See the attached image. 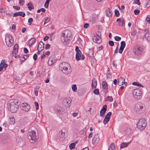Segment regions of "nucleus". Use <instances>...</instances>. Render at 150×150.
<instances>
[{"instance_id":"obj_1","label":"nucleus","mask_w":150,"mask_h":150,"mask_svg":"<svg viewBox=\"0 0 150 150\" xmlns=\"http://www.w3.org/2000/svg\"><path fill=\"white\" fill-rule=\"evenodd\" d=\"M59 68L60 70L65 74H69L71 72L70 70H69L70 69L71 66L67 62H62L59 65Z\"/></svg>"},{"instance_id":"obj_2","label":"nucleus","mask_w":150,"mask_h":150,"mask_svg":"<svg viewBox=\"0 0 150 150\" xmlns=\"http://www.w3.org/2000/svg\"><path fill=\"white\" fill-rule=\"evenodd\" d=\"M133 51L135 55L139 57L143 55L144 52L143 47L139 45L135 46L133 48Z\"/></svg>"},{"instance_id":"obj_3","label":"nucleus","mask_w":150,"mask_h":150,"mask_svg":"<svg viewBox=\"0 0 150 150\" xmlns=\"http://www.w3.org/2000/svg\"><path fill=\"white\" fill-rule=\"evenodd\" d=\"M147 125L146 121L144 118L140 119L137 124V128L140 129H144Z\"/></svg>"},{"instance_id":"obj_4","label":"nucleus","mask_w":150,"mask_h":150,"mask_svg":"<svg viewBox=\"0 0 150 150\" xmlns=\"http://www.w3.org/2000/svg\"><path fill=\"white\" fill-rule=\"evenodd\" d=\"M28 138L29 140L31 141V142L33 143L37 139L36 132L33 130H31L28 132Z\"/></svg>"},{"instance_id":"obj_5","label":"nucleus","mask_w":150,"mask_h":150,"mask_svg":"<svg viewBox=\"0 0 150 150\" xmlns=\"http://www.w3.org/2000/svg\"><path fill=\"white\" fill-rule=\"evenodd\" d=\"M92 39L94 42L98 44L100 43L102 41L100 34L99 32L95 33L92 36Z\"/></svg>"},{"instance_id":"obj_6","label":"nucleus","mask_w":150,"mask_h":150,"mask_svg":"<svg viewBox=\"0 0 150 150\" xmlns=\"http://www.w3.org/2000/svg\"><path fill=\"white\" fill-rule=\"evenodd\" d=\"M143 105L141 103H138L135 105L134 110L138 114L141 113L143 110Z\"/></svg>"},{"instance_id":"obj_7","label":"nucleus","mask_w":150,"mask_h":150,"mask_svg":"<svg viewBox=\"0 0 150 150\" xmlns=\"http://www.w3.org/2000/svg\"><path fill=\"white\" fill-rule=\"evenodd\" d=\"M5 42L8 46L10 47L11 44L13 42V40L11 35H7L5 36Z\"/></svg>"},{"instance_id":"obj_8","label":"nucleus","mask_w":150,"mask_h":150,"mask_svg":"<svg viewBox=\"0 0 150 150\" xmlns=\"http://www.w3.org/2000/svg\"><path fill=\"white\" fill-rule=\"evenodd\" d=\"M132 94L134 98L139 99L140 98L142 93L139 89H136L132 91Z\"/></svg>"},{"instance_id":"obj_9","label":"nucleus","mask_w":150,"mask_h":150,"mask_svg":"<svg viewBox=\"0 0 150 150\" xmlns=\"http://www.w3.org/2000/svg\"><path fill=\"white\" fill-rule=\"evenodd\" d=\"M21 109L24 111H28L30 109V106L27 103H25L21 104Z\"/></svg>"},{"instance_id":"obj_10","label":"nucleus","mask_w":150,"mask_h":150,"mask_svg":"<svg viewBox=\"0 0 150 150\" xmlns=\"http://www.w3.org/2000/svg\"><path fill=\"white\" fill-rule=\"evenodd\" d=\"M71 34L69 30H66L63 31L61 34V37H64V38L67 37V38H71Z\"/></svg>"},{"instance_id":"obj_11","label":"nucleus","mask_w":150,"mask_h":150,"mask_svg":"<svg viewBox=\"0 0 150 150\" xmlns=\"http://www.w3.org/2000/svg\"><path fill=\"white\" fill-rule=\"evenodd\" d=\"M8 109L12 113L16 112L18 108V105H15L14 106L8 107Z\"/></svg>"},{"instance_id":"obj_12","label":"nucleus","mask_w":150,"mask_h":150,"mask_svg":"<svg viewBox=\"0 0 150 150\" xmlns=\"http://www.w3.org/2000/svg\"><path fill=\"white\" fill-rule=\"evenodd\" d=\"M75 50L76 52V59L78 61L80 59V56H81V52L80 50H79V47L77 46L76 47Z\"/></svg>"},{"instance_id":"obj_13","label":"nucleus","mask_w":150,"mask_h":150,"mask_svg":"<svg viewBox=\"0 0 150 150\" xmlns=\"http://www.w3.org/2000/svg\"><path fill=\"white\" fill-rule=\"evenodd\" d=\"M18 100L17 99H11L9 101L8 104V107L9 106H14L15 105H18Z\"/></svg>"},{"instance_id":"obj_14","label":"nucleus","mask_w":150,"mask_h":150,"mask_svg":"<svg viewBox=\"0 0 150 150\" xmlns=\"http://www.w3.org/2000/svg\"><path fill=\"white\" fill-rule=\"evenodd\" d=\"M102 84L104 92L106 94L108 92V84L105 81H102Z\"/></svg>"},{"instance_id":"obj_15","label":"nucleus","mask_w":150,"mask_h":150,"mask_svg":"<svg viewBox=\"0 0 150 150\" xmlns=\"http://www.w3.org/2000/svg\"><path fill=\"white\" fill-rule=\"evenodd\" d=\"M112 114L111 112H109L105 117L103 121V123L104 124H106L109 122Z\"/></svg>"},{"instance_id":"obj_16","label":"nucleus","mask_w":150,"mask_h":150,"mask_svg":"<svg viewBox=\"0 0 150 150\" xmlns=\"http://www.w3.org/2000/svg\"><path fill=\"white\" fill-rule=\"evenodd\" d=\"M107 105H104L101 110L100 112V115L102 117H104L107 110Z\"/></svg>"},{"instance_id":"obj_17","label":"nucleus","mask_w":150,"mask_h":150,"mask_svg":"<svg viewBox=\"0 0 150 150\" xmlns=\"http://www.w3.org/2000/svg\"><path fill=\"white\" fill-rule=\"evenodd\" d=\"M71 38H67V37L64 38V37H61V39L62 42L65 44H67L70 42V39Z\"/></svg>"},{"instance_id":"obj_18","label":"nucleus","mask_w":150,"mask_h":150,"mask_svg":"<svg viewBox=\"0 0 150 150\" xmlns=\"http://www.w3.org/2000/svg\"><path fill=\"white\" fill-rule=\"evenodd\" d=\"M100 139L98 134L95 135L92 141V144L94 145H96L97 144L99 141Z\"/></svg>"},{"instance_id":"obj_19","label":"nucleus","mask_w":150,"mask_h":150,"mask_svg":"<svg viewBox=\"0 0 150 150\" xmlns=\"http://www.w3.org/2000/svg\"><path fill=\"white\" fill-rule=\"evenodd\" d=\"M144 37L148 41H150V33L149 31L147 30H144Z\"/></svg>"},{"instance_id":"obj_20","label":"nucleus","mask_w":150,"mask_h":150,"mask_svg":"<svg viewBox=\"0 0 150 150\" xmlns=\"http://www.w3.org/2000/svg\"><path fill=\"white\" fill-rule=\"evenodd\" d=\"M71 99L69 97H68L67 98L64 99L63 100V102L64 104L67 105H68L69 106L71 103Z\"/></svg>"},{"instance_id":"obj_21","label":"nucleus","mask_w":150,"mask_h":150,"mask_svg":"<svg viewBox=\"0 0 150 150\" xmlns=\"http://www.w3.org/2000/svg\"><path fill=\"white\" fill-rule=\"evenodd\" d=\"M25 13L23 12H15L13 14V17H16L18 16H21L24 17L25 16Z\"/></svg>"},{"instance_id":"obj_22","label":"nucleus","mask_w":150,"mask_h":150,"mask_svg":"<svg viewBox=\"0 0 150 150\" xmlns=\"http://www.w3.org/2000/svg\"><path fill=\"white\" fill-rule=\"evenodd\" d=\"M56 60L54 59H53L52 57H50L48 61V64L49 66L51 65L53 63L55 62Z\"/></svg>"},{"instance_id":"obj_23","label":"nucleus","mask_w":150,"mask_h":150,"mask_svg":"<svg viewBox=\"0 0 150 150\" xmlns=\"http://www.w3.org/2000/svg\"><path fill=\"white\" fill-rule=\"evenodd\" d=\"M44 47V44L42 41H40L37 50L42 51L43 50Z\"/></svg>"},{"instance_id":"obj_24","label":"nucleus","mask_w":150,"mask_h":150,"mask_svg":"<svg viewBox=\"0 0 150 150\" xmlns=\"http://www.w3.org/2000/svg\"><path fill=\"white\" fill-rule=\"evenodd\" d=\"M125 79L122 77H120L118 81V84L119 85H121L124 83Z\"/></svg>"},{"instance_id":"obj_25","label":"nucleus","mask_w":150,"mask_h":150,"mask_svg":"<svg viewBox=\"0 0 150 150\" xmlns=\"http://www.w3.org/2000/svg\"><path fill=\"white\" fill-rule=\"evenodd\" d=\"M130 142L131 141L127 143L123 142L120 145V148H123L127 146L129 144Z\"/></svg>"},{"instance_id":"obj_26","label":"nucleus","mask_w":150,"mask_h":150,"mask_svg":"<svg viewBox=\"0 0 150 150\" xmlns=\"http://www.w3.org/2000/svg\"><path fill=\"white\" fill-rule=\"evenodd\" d=\"M36 40L35 38H31L29 41L28 44L29 46H31L36 42Z\"/></svg>"},{"instance_id":"obj_27","label":"nucleus","mask_w":150,"mask_h":150,"mask_svg":"<svg viewBox=\"0 0 150 150\" xmlns=\"http://www.w3.org/2000/svg\"><path fill=\"white\" fill-rule=\"evenodd\" d=\"M27 6H28V8L30 11L34 8L33 4L31 2L28 3L27 4Z\"/></svg>"},{"instance_id":"obj_28","label":"nucleus","mask_w":150,"mask_h":150,"mask_svg":"<svg viewBox=\"0 0 150 150\" xmlns=\"http://www.w3.org/2000/svg\"><path fill=\"white\" fill-rule=\"evenodd\" d=\"M15 120L13 117H10L9 119V123L11 125H14L15 123Z\"/></svg>"},{"instance_id":"obj_29","label":"nucleus","mask_w":150,"mask_h":150,"mask_svg":"<svg viewBox=\"0 0 150 150\" xmlns=\"http://www.w3.org/2000/svg\"><path fill=\"white\" fill-rule=\"evenodd\" d=\"M97 81L96 80L94 79L93 80L92 83V86L93 88H95L97 86Z\"/></svg>"},{"instance_id":"obj_30","label":"nucleus","mask_w":150,"mask_h":150,"mask_svg":"<svg viewBox=\"0 0 150 150\" xmlns=\"http://www.w3.org/2000/svg\"><path fill=\"white\" fill-rule=\"evenodd\" d=\"M111 12L110 8H107L106 11L107 16L110 17L111 16L112 14Z\"/></svg>"},{"instance_id":"obj_31","label":"nucleus","mask_w":150,"mask_h":150,"mask_svg":"<svg viewBox=\"0 0 150 150\" xmlns=\"http://www.w3.org/2000/svg\"><path fill=\"white\" fill-rule=\"evenodd\" d=\"M125 25V20L124 18H121V20L120 22H119V26H123L124 25Z\"/></svg>"},{"instance_id":"obj_32","label":"nucleus","mask_w":150,"mask_h":150,"mask_svg":"<svg viewBox=\"0 0 150 150\" xmlns=\"http://www.w3.org/2000/svg\"><path fill=\"white\" fill-rule=\"evenodd\" d=\"M59 135V137H60L61 138L63 139L64 138L65 133L64 132H63L62 130L61 131H60Z\"/></svg>"},{"instance_id":"obj_33","label":"nucleus","mask_w":150,"mask_h":150,"mask_svg":"<svg viewBox=\"0 0 150 150\" xmlns=\"http://www.w3.org/2000/svg\"><path fill=\"white\" fill-rule=\"evenodd\" d=\"M89 51L88 52L89 56L90 57H93V56L94 51L93 50H91L89 49Z\"/></svg>"},{"instance_id":"obj_34","label":"nucleus","mask_w":150,"mask_h":150,"mask_svg":"<svg viewBox=\"0 0 150 150\" xmlns=\"http://www.w3.org/2000/svg\"><path fill=\"white\" fill-rule=\"evenodd\" d=\"M5 60L4 59H3L1 60V63L0 64V71H1L3 70V67L2 65L3 64V63L5 62Z\"/></svg>"},{"instance_id":"obj_35","label":"nucleus","mask_w":150,"mask_h":150,"mask_svg":"<svg viewBox=\"0 0 150 150\" xmlns=\"http://www.w3.org/2000/svg\"><path fill=\"white\" fill-rule=\"evenodd\" d=\"M132 84L134 85L137 86L139 87H143V86L141 84L137 82H134L132 83Z\"/></svg>"},{"instance_id":"obj_36","label":"nucleus","mask_w":150,"mask_h":150,"mask_svg":"<svg viewBox=\"0 0 150 150\" xmlns=\"http://www.w3.org/2000/svg\"><path fill=\"white\" fill-rule=\"evenodd\" d=\"M86 131V128L85 127L83 129L81 130L79 132V133L81 135L83 134Z\"/></svg>"},{"instance_id":"obj_37","label":"nucleus","mask_w":150,"mask_h":150,"mask_svg":"<svg viewBox=\"0 0 150 150\" xmlns=\"http://www.w3.org/2000/svg\"><path fill=\"white\" fill-rule=\"evenodd\" d=\"M50 0H46L44 5V6L46 8H47L48 7L49 3Z\"/></svg>"},{"instance_id":"obj_38","label":"nucleus","mask_w":150,"mask_h":150,"mask_svg":"<svg viewBox=\"0 0 150 150\" xmlns=\"http://www.w3.org/2000/svg\"><path fill=\"white\" fill-rule=\"evenodd\" d=\"M72 89L74 92H76L77 88L76 84H73L72 86Z\"/></svg>"},{"instance_id":"obj_39","label":"nucleus","mask_w":150,"mask_h":150,"mask_svg":"<svg viewBox=\"0 0 150 150\" xmlns=\"http://www.w3.org/2000/svg\"><path fill=\"white\" fill-rule=\"evenodd\" d=\"M18 52V51L17 50L16 51L14 50H13V51L12 55L13 56H14L15 58H17L19 57V56H18V55L16 56V54Z\"/></svg>"},{"instance_id":"obj_40","label":"nucleus","mask_w":150,"mask_h":150,"mask_svg":"<svg viewBox=\"0 0 150 150\" xmlns=\"http://www.w3.org/2000/svg\"><path fill=\"white\" fill-rule=\"evenodd\" d=\"M115 16L116 17H118L120 16V13L118 10L116 9L115 10Z\"/></svg>"},{"instance_id":"obj_41","label":"nucleus","mask_w":150,"mask_h":150,"mask_svg":"<svg viewBox=\"0 0 150 150\" xmlns=\"http://www.w3.org/2000/svg\"><path fill=\"white\" fill-rule=\"evenodd\" d=\"M93 93L96 95H98L99 94V90L98 89H95L93 91Z\"/></svg>"},{"instance_id":"obj_42","label":"nucleus","mask_w":150,"mask_h":150,"mask_svg":"<svg viewBox=\"0 0 150 150\" xmlns=\"http://www.w3.org/2000/svg\"><path fill=\"white\" fill-rule=\"evenodd\" d=\"M18 44H15L13 47V50H17L18 51Z\"/></svg>"},{"instance_id":"obj_43","label":"nucleus","mask_w":150,"mask_h":150,"mask_svg":"<svg viewBox=\"0 0 150 150\" xmlns=\"http://www.w3.org/2000/svg\"><path fill=\"white\" fill-rule=\"evenodd\" d=\"M69 147L71 149L74 148L75 147V144L74 143H71L69 146Z\"/></svg>"},{"instance_id":"obj_44","label":"nucleus","mask_w":150,"mask_h":150,"mask_svg":"<svg viewBox=\"0 0 150 150\" xmlns=\"http://www.w3.org/2000/svg\"><path fill=\"white\" fill-rule=\"evenodd\" d=\"M61 108L60 107L58 106L56 108V111H57L58 112L60 113L61 112Z\"/></svg>"},{"instance_id":"obj_45","label":"nucleus","mask_w":150,"mask_h":150,"mask_svg":"<svg viewBox=\"0 0 150 150\" xmlns=\"http://www.w3.org/2000/svg\"><path fill=\"white\" fill-rule=\"evenodd\" d=\"M114 39L116 41H119L121 40V38L120 37L115 36L114 37Z\"/></svg>"},{"instance_id":"obj_46","label":"nucleus","mask_w":150,"mask_h":150,"mask_svg":"<svg viewBox=\"0 0 150 150\" xmlns=\"http://www.w3.org/2000/svg\"><path fill=\"white\" fill-rule=\"evenodd\" d=\"M124 48L125 47H124L120 46L119 51V53L120 54H121Z\"/></svg>"},{"instance_id":"obj_47","label":"nucleus","mask_w":150,"mask_h":150,"mask_svg":"<svg viewBox=\"0 0 150 150\" xmlns=\"http://www.w3.org/2000/svg\"><path fill=\"white\" fill-rule=\"evenodd\" d=\"M33 21V19L31 18H30L28 20V22L29 23V25H31Z\"/></svg>"},{"instance_id":"obj_48","label":"nucleus","mask_w":150,"mask_h":150,"mask_svg":"<svg viewBox=\"0 0 150 150\" xmlns=\"http://www.w3.org/2000/svg\"><path fill=\"white\" fill-rule=\"evenodd\" d=\"M110 148L112 150H114L115 149V146L114 143H112L110 145Z\"/></svg>"},{"instance_id":"obj_49","label":"nucleus","mask_w":150,"mask_h":150,"mask_svg":"<svg viewBox=\"0 0 150 150\" xmlns=\"http://www.w3.org/2000/svg\"><path fill=\"white\" fill-rule=\"evenodd\" d=\"M140 11L138 9H135L134 11V13L135 15H138Z\"/></svg>"},{"instance_id":"obj_50","label":"nucleus","mask_w":150,"mask_h":150,"mask_svg":"<svg viewBox=\"0 0 150 150\" xmlns=\"http://www.w3.org/2000/svg\"><path fill=\"white\" fill-rule=\"evenodd\" d=\"M126 45L125 42L124 41H122L121 42L120 46L125 47Z\"/></svg>"},{"instance_id":"obj_51","label":"nucleus","mask_w":150,"mask_h":150,"mask_svg":"<svg viewBox=\"0 0 150 150\" xmlns=\"http://www.w3.org/2000/svg\"><path fill=\"white\" fill-rule=\"evenodd\" d=\"M49 21L50 20L49 19V18L48 17H46L45 18L44 25L48 23Z\"/></svg>"},{"instance_id":"obj_52","label":"nucleus","mask_w":150,"mask_h":150,"mask_svg":"<svg viewBox=\"0 0 150 150\" xmlns=\"http://www.w3.org/2000/svg\"><path fill=\"white\" fill-rule=\"evenodd\" d=\"M109 44L110 46H113L114 45V44L113 41L110 40L109 42Z\"/></svg>"},{"instance_id":"obj_53","label":"nucleus","mask_w":150,"mask_h":150,"mask_svg":"<svg viewBox=\"0 0 150 150\" xmlns=\"http://www.w3.org/2000/svg\"><path fill=\"white\" fill-rule=\"evenodd\" d=\"M107 98L110 102H112L113 101V98L111 96H108L107 97Z\"/></svg>"},{"instance_id":"obj_54","label":"nucleus","mask_w":150,"mask_h":150,"mask_svg":"<svg viewBox=\"0 0 150 150\" xmlns=\"http://www.w3.org/2000/svg\"><path fill=\"white\" fill-rule=\"evenodd\" d=\"M110 72L109 70H108L107 71V72L106 73V77L107 78H108L110 77L109 76H110Z\"/></svg>"},{"instance_id":"obj_55","label":"nucleus","mask_w":150,"mask_h":150,"mask_svg":"<svg viewBox=\"0 0 150 150\" xmlns=\"http://www.w3.org/2000/svg\"><path fill=\"white\" fill-rule=\"evenodd\" d=\"M34 103L36 107V110H38L39 109V104L37 102H35Z\"/></svg>"},{"instance_id":"obj_56","label":"nucleus","mask_w":150,"mask_h":150,"mask_svg":"<svg viewBox=\"0 0 150 150\" xmlns=\"http://www.w3.org/2000/svg\"><path fill=\"white\" fill-rule=\"evenodd\" d=\"M24 3V0H19V4L21 6L23 5Z\"/></svg>"},{"instance_id":"obj_57","label":"nucleus","mask_w":150,"mask_h":150,"mask_svg":"<svg viewBox=\"0 0 150 150\" xmlns=\"http://www.w3.org/2000/svg\"><path fill=\"white\" fill-rule=\"evenodd\" d=\"M33 57L34 60H36L38 57V56L37 54L36 53L35 54L33 55Z\"/></svg>"},{"instance_id":"obj_58","label":"nucleus","mask_w":150,"mask_h":150,"mask_svg":"<svg viewBox=\"0 0 150 150\" xmlns=\"http://www.w3.org/2000/svg\"><path fill=\"white\" fill-rule=\"evenodd\" d=\"M50 45L49 44H47L45 46V48L46 50H48L50 47Z\"/></svg>"},{"instance_id":"obj_59","label":"nucleus","mask_w":150,"mask_h":150,"mask_svg":"<svg viewBox=\"0 0 150 150\" xmlns=\"http://www.w3.org/2000/svg\"><path fill=\"white\" fill-rule=\"evenodd\" d=\"M13 8L18 10H20V7L15 6H13Z\"/></svg>"},{"instance_id":"obj_60","label":"nucleus","mask_w":150,"mask_h":150,"mask_svg":"<svg viewBox=\"0 0 150 150\" xmlns=\"http://www.w3.org/2000/svg\"><path fill=\"white\" fill-rule=\"evenodd\" d=\"M3 67L4 68H6L8 66V64L5 63L4 62L3 63L2 65Z\"/></svg>"},{"instance_id":"obj_61","label":"nucleus","mask_w":150,"mask_h":150,"mask_svg":"<svg viewBox=\"0 0 150 150\" xmlns=\"http://www.w3.org/2000/svg\"><path fill=\"white\" fill-rule=\"evenodd\" d=\"M5 11V9L3 8H0V13H2L4 12Z\"/></svg>"},{"instance_id":"obj_62","label":"nucleus","mask_w":150,"mask_h":150,"mask_svg":"<svg viewBox=\"0 0 150 150\" xmlns=\"http://www.w3.org/2000/svg\"><path fill=\"white\" fill-rule=\"evenodd\" d=\"M136 30H134L132 32L131 34V35L132 36H134L136 34Z\"/></svg>"},{"instance_id":"obj_63","label":"nucleus","mask_w":150,"mask_h":150,"mask_svg":"<svg viewBox=\"0 0 150 150\" xmlns=\"http://www.w3.org/2000/svg\"><path fill=\"white\" fill-rule=\"evenodd\" d=\"M23 50L24 52L25 53H27L28 52V50L26 47H25L24 48Z\"/></svg>"},{"instance_id":"obj_64","label":"nucleus","mask_w":150,"mask_h":150,"mask_svg":"<svg viewBox=\"0 0 150 150\" xmlns=\"http://www.w3.org/2000/svg\"><path fill=\"white\" fill-rule=\"evenodd\" d=\"M89 26V24L87 23H86L84 24V27L85 28H87Z\"/></svg>"}]
</instances>
